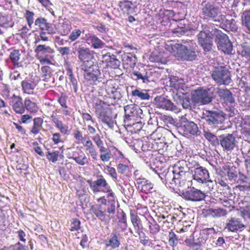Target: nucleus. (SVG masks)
Wrapping results in <instances>:
<instances>
[{
	"instance_id": "41",
	"label": "nucleus",
	"mask_w": 250,
	"mask_h": 250,
	"mask_svg": "<svg viewBox=\"0 0 250 250\" xmlns=\"http://www.w3.org/2000/svg\"><path fill=\"white\" fill-rule=\"evenodd\" d=\"M244 228L245 225L238 220H229L226 227L228 230L232 232L242 230Z\"/></svg>"
},
{
	"instance_id": "2",
	"label": "nucleus",
	"mask_w": 250,
	"mask_h": 250,
	"mask_svg": "<svg viewBox=\"0 0 250 250\" xmlns=\"http://www.w3.org/2000/svg\"><path fill=\"white\" fill-rule=\"evenodd\" d=\"M90 103L92 108L94 109V112L98 119L105 125H109L112 121V117L109 114L110 104L96 97L92 98Z\"/></svg>"
},
{
	"instance_id": "17",
	"label": "nucleus",
	"mask_w": 250,
	"mask_h": 250,
	"mask_svg": "<svg viewBox=\"0 0 250 250\" xmlns=\"http://www.w3.org/2000/svg\"><path fill=\"white\" fill-rule=\"evenodd\" d=\"M238 201L241 216L250 219V195H245L243 197L239 195Z\"/></svg>"
},
{
	"instance_id": "27",
	"label": "nucleus",
	"mask_w": 250,
	"mask_h": 250,
	"mask_svg": "<svg viewBox=\"0 0 250 250\" xmlns=\"http://www.w3.org/2000/svg\"><path fill=\"white\" fill-rule=\"evenodd\" d=\"M136 185L138 189L142 192L148 194L153 188V184L144 177L136 179Z\"/></svg>"
},
{
	"instance_id": "58",
	"label": "nucleus",
	"mask_w": 250,
	"mask_h": 250,
	"mask_svg": "<svg viewBox=\"0 0 250 250\" xmlns=\"http://www.w3.org/2000/svg\"><path fill=\"white\" fill-rule=\"evenodd\" d=\"M68 227L71 231L78 230L81 228V222L79 220H70Z\"/></svg>"
},
{
	"instance_id": "15",
	"label": "nucleus",
	"mask_w": 250,
	"mask_h": 250,
	"mask_svg": "<svg viewBox=\"0 0 250 250\" xmlns=\"http://www.w3.org/2000/svg\"><path fill=\"white\" fill-rule=\"evenodd\" d=\"M157 74L156 71L151 68L147 69L133 71L132 75L134 77L133 79L135 81L141 80L143 83H148L154 81L153 75Z\"/></svg>"
},
{
	"instance_id": "20",
	"label": "nucleus",
	"mask_w": 250,
	"mask_h": 250,
	"mask_svg": "<svg viewBox=\"0 0 250 250\" xmlns=\"http://www.w3.org/2000/svg\"><path fill=\"white\" fill-rule=\"evenodd\" d=\"M68 158L74 160L76 163L82 166L89 165V156H86L82 150H74L69 154Z\"/></svg>"
},
{
	"instance_id": "21",
	"label": "nucleus",
	"mask_w": 250,
	"mask_h": 250,
	"mask_svg": "<svg viewBox=\"0 0 250 250\" xmlns=\"http://www.w3.org/2000/svg\"><path fill=\"white\" fill-rule=\"evenodd\" d=\"M104 84L105 92L108 96L115 99L119 89V82L115 79H110L107 80Z\"/></svg>"
},
{
	"instance_id": "51",
	"label": "nucleus",
	"mask_w": 250,
	"mask_h": 250,
	"mask_svg": "<svg viewBox=\"0 0 250 250\" xmlns=\"http://www.w3.org/2000/svg\"><path fill=\"white\" fill-rule=\"evenodd\" d=\"M204 136L207 139L213 146L219 145V139L217 136L213 134L209 131H204Z\"/></svg>"
},
{
	"instance_id": "44",
	"label": "nucleus",
	"mask_w": 250,
	"mask_h": 250,
	"mask_svg": "<svg viewBox=\"0 0 250 250\" xmlns=\"http://www.w3.org/2000/svg\"><path fill=\"white\" fill-rule=\"evenodd\" d=\"M64 65L66 67L65 70L66 72V75L69 77V79L73 86L74 91L77 92L78 89V81L73 75L71 65L67 62L65 63Z\"/></svg>"
},
{
	"instance_id": "39",
	"label": "nucleus",
	"mask_w": 250,
	"mask_h": 250,
	"mask_svg": "<svg viewBox=\"0 0 250 250\" xmlns=\"http://www.w3.org/2000/svg\"><path fill=\"white\" fill-rule=\"evenodd\" d=\"M14 25V21L9 15L0 13V26L4 28H12Z\"/></svg>"
},
{
	"instance_id": "56",
	"label": "nucleus",
	"mask_w": 250,
	"mask_h": 250,
	"mask_svg": "<svg viewBox=\"0 0 250 250\" xmlns=\"http://www.w3.org/2000/svg\"><path fill=\"white\" fill-rule=\"evenodd\" d=\"M42 5V7L45 8V9L51 13L54 14V10H53V4L50 1V0H37Z\"/></svg>"
},
{
	"instance_id": "9",
	"label": "nucleus",
	"mask_w": 250,
	"mask_h": 250,
	"mask_svg": "<svg viewBox=\"0 0 250 250\" xmlns=\"http://www.w3.org/2000/svg\"><path fill=\"white\" fill-rule=\"evenodd\" d=\"M173 52L176 51V54H175L178 59L181 60H187V61H192L194 60L196 58L197 55L194 50L191 48H188L187 46L176 43L171 47Z\"/></svg>"
},
{
	"instance_id": "35",
	"label": "nucleus",
	"mask_w": 250,
	"mask_h": 250,
	"mask_svg": "<svg viewBox=\"0 0 250 250\" xmlns=\"http://www.w3.org/2000/svg\"><path fill=\"white\" fill-rule=\"evenodd\" d=\"M157 106L167 110L174 111L176 107L174 104L169 100L163 97L156 98L155 99Z\"/></svg>"
},
{
	"instance_id": "47",
	"label": "nucleus",
	"mask_w": 250,
	"mask_h": 250,
	"mask_svg": "<svg viewBox=\"0 0 250 250\" xmlns=\"http://www.w3.org/2000/svg\"><path fill=\"white\" fill-rule=\"evenodd\" d=\"M35 13L33 11H31L28 9L25 10L23 14V17L25 19L27 26L29 27H32L34 22H35L34 17Z\"/></svg>"
},
{
	"instance_id": "10",
	"label": "nucleus",
	"mask_w": 250,
	"mask_h": 250,
	"mask_svg": "<svg viewBox=\"0 0 250 250\" xmlns=\"http://www.w3.org/2000/svg\"><path fill=\"white\" fill-rule=\"evenodd\" d=\"M209 89H203L199 87L191 92V100L195 103L201 104H209L212 100Z\"/></svg>"
},
{
	"instance_id": "14",
	"label": "nucleus",
	"mask_w": 250,
	"mask_h": 250,
	"mask_svg": "<svg viewBox=\"0 0 250 250\" xmlns=\"http://www.w3.org/2000/svg\"><path fill=\"white\" fill-rule=\"evenodd\" d=\"M216 37L218 49L226 54H231L233 50V46L227 35L222 32H219L218 31Z\"/></svg>"
},
{
	"instance_id": "37",
	"label": "nucleus",
	"mask_w": 250,
	"mask_h": 250,
	"mask_svg": "<svg viewBox=\"0 0 250 250\" xmlns=\"http://www.w3.org/2000/svg\"><path fill=\"white\" fill-rule=\"evenodd\" d=\"M154 140L147 139L145 140H138L135 145L141 147L143 152H147V151H153Z\"/></svg>"
},
{
	"instance_id": "13",
	"label": "nucleus",
	"mask_w": 250,
	"mask_h": 250,
	"mask_svg": "<svg viewBox=\"0 0 250 250\" xmlns=\"http://www.w3.org/2000/svg\"><path fill=\"white\" fill-rule=\"evenodd\" d=\"M94 144L99 150V157L102 162L106 163L110 161L112 158V154L109 149L104 146V143L102 140L101 137L99 134L92 137Z\"/></svg>"
},
{
	"instance_id": "32",
	"label": "nucleus",
	"mask_w": 250,
	"mask_h": 250,
	"mask_svg": "<svg viewBox=\"0 0 250 250\" xmlns=\"http://www.w3.org/2000/svg\"><path fill=\"white\" fill-rule=\"evenodd\" d=\"M41 65H42L41 68L42 74V77L43 81L47 82L53 75V73L55 71V64L51 60L50 63H45L44 64Z\"/></svg>"
},
{
	"instance_id": "4",
	"label": "nucleus",
	"mask_w": 250,
	"mask_h": 250,
	"mask_svg": "<svg viewBox=\"0 0 250 250\" xmlns=\"http://www.w3.org/2000/svg\"><path fill=\"white\" fill-rule=\"evenodd\" d=\"M75 51L77 52L78 60L81 64L80 67H83L89 64H92L94 62L95 52L88 47H85L83 43L80 41H77L73 44Z\"/></svg>"
},
{
	"instance_id": "7",
	"label": "nucleus",
	"mask_w": 250,
	"mask_h": 250,
	"mask_svg": "<svg viewBox=\"0 0 250 250\" xmlns=\"http://www.w3.org/2000/svg\"><path fill=\"white\" fill-rule=\"evenodd\" d=\"M202 30L197 36L199 44L203 48L205 52H210L213 44L212 38L209 35L210 30L207 24H202Z\"/></svg>"
},
{
	"instance_id": "42",
	"label": "nucleus",
	"mask_w": 250,
	"mask_h": 250,
	"mask_svg": "<svg viewBox=\"0 0 250 250\" xmlns=\"http://www.w3.org/2000/svg\"><path fill=\"white\" fill-rule=\"evenodd\" d=\"M90 210L98 218L105 217L107 212V208L103 207L102 205L94 204L91 206Z\"/></svg>"
},
{
	"instance_id": "12",
	"label": "nucleus",
	"mask_w": 250,
	"mask_h": 250,
	"mask_svg": "<svg viewBox=\"0 0 250 250\" xmlns=\"http://www.w3.org/2000/svg\"><path fill=\"white\" fill-rule=\"evenodd\" d=\"M81 68L84 72V79L90 83L97 81L101 75L98 65L94 64V62Z\"/></svg>"
},
{
	"instance_id": "62",
	"label": "nucleus",
	"mask_w": 250,
	"mask_h": 250,
	"mask_svg": "<svg viewBox=\"0 0 250 250\" xmlns=\"http://www.w3.org/2000/svg\"><path fill=\"white\" fill-rule=\"evenodd\" d=\"M120 62L116 58V56L113 54L111 59L110 60L109 64H107V67L113 68H117L120 66Z\"/></svg>"
},
{
	"instance_id": "48",
	"label": "nucleus",
	"mask_w": 250,
	"mask_h": 250,
	"mask_svg": "<svg viewBox=\"0 0 250 250\" xmlns=\"http://www.w3.org/2000/svg\"><path fill=\"white\" fill-rule=\"evenodd\" d=\"M167 149V146L164 142H157L154 140L153 143V151L154 153L158 152L160 154H164L165 150Z\"/></svg>"
},
{
	"instance_id": "26",
	"label": "nucleus",
	"mask_w": 250,
	"mask_h": 250,
	"mask_svg": "<svg viewBox=\"0 0 250 250\" xmlns=\"http://www.w3.org/2000/svg\"><path fill=\"white\" fill-rule=\"evenodd\" d=\"M54 29L55 32L57 31L61 35L67 36L72 30V22L68 19H64L59 22Z\"/></svg>"
},
{
	"instance_id": "22",
	"label": "nucleus",
	"mask_w": 250,
	"mask_h": 250,
	"mask_svg": "<svg viewBox=\"0 0 250 250\" xmlns=\"http://www.w3.org/2000/svg\"><path fill=\"white\" fill-rule=\"evenodd\" d=\"M183 194L185 199L191 201H201L206 197L204 192L194 188L184 192Z\"/></svg>"
},
{
	"instance_id": "8",
	"label": "nucleus",
	"mask_w": 250,
	"mask_h": 250,
	"mask_svg": "<svg viewBox=\"0 0 250 250\" xmlns=\"http://www.w3.org/2000/svg\"><path fill=\"white\" fill-rule=\"evenodd\" d=\"M211 76L218 85H228L231 81L230 72L226 66L216 67L212 71Z\"/></svg>"
},
{
	"instance_id": "64",
	"label": "nucleus",
	"mask_w": 250,
	"mask_h": 250,
	"mask_svg": "<svg viewBox=\"0 0 250 250\" xmlns=\"http://www.w3.org/2000/svg\"><path fill=\"white\" fill-rule=\"evenodd\" d=\"M244 15L243 24L250 31V10L245 12Z\"/></svg>"
},
{
	"instance_id": "33",
	"label": "nucleus",
	"mask_w": 250,
	"mask_h": 250,
	"mask_svg": "<svg viewBox=\"0 0 250 250\" xmlns=\"http://www.w3.org/2000/svg\"><path fill=\"white\" fill-rule=\"evenodd\" d=\"M38 83L31 80L25 79L21 82V90L23 93L28 95H32L34 93V91L36 88Z\"/></svg>"
},
{
	"instance_id": "19",
	"label": "nucleus",
	"mask_w": 250,
	"mask_h": 250,
	"mask_svg": "<svg viewBox=\"0 0 250 250\" xmlns=\"http://www.w3.org/2000/svg\"><path fill=\"white\" fill-rule=\"evenodd\" d=\"M192 177L194 180L203 184L209 178V173L206 167L199 166L194 169Z\"/></svg>"
},
{
	"instance_id": "54",
	"label": "nucleus",
	"mask_w": 250,
	"mask_h": 250,
	"mask_svg": "<svg viewBox=\"0 0 250 250\" xmlns=\"http://www.w3.org/2000/svg\"><path fill=\"white\" fill-rule=\"evenodd\" d=\"M120 245V242L118 239V235L114 233L113 236L108 240V244H106L107 247H111L113 248L118 247Z\"/></svg>"
},
{
	"instance_id": "49",
	"label": "nucleus",
	"mask_w": 250,
	"mask_h": 250,
	"mask_svg": "<svg viewBox=\"0 0 250 250\" xmlns=\"http://www.w3.org/2000/svg\"><path fill=\"white\" fill-rule=\"evenodd\" d=\"M118 172L125 176H129L131 174V168L128 165L120 163L117 166Z\"/></svg>"
},
{
	"instance_id": "11",
	"label": "nucleus",
	"mask_w": 250,
	"mask_h": 250,
	"mask_svg": "<svg viewBox=\"0 0 250 250\" xmlns=\"http://www.w3.org/2000/svg\"><path fill=\"white\" fill-rule=\"evenodd\" d=\"M223 113L218 110H204L201 118L210 125H217L224 120Z\"/></svg>"
},
{
	"instance_id": "55",
	"label": "nucleus",
	"mask_w": 250,
	"mask_h": 250,
	"mask_svg": "<svg viewBox=\"0 0 250 250\" xmlns=\"http://www.w3.org/2000/svg\"><path fill=\"white\" fill-rule=\"evenodd\" d=\"M168 241L169 245L172 248L176 247L178 245V238L174 232L172 230H171L169 232Z\"/></svg>"
},
{
	"instance_id": "61",
	"label": "nucleus",
	"mask_w": 250,
	"mask_h": 250,
	"mask_svg": "<svg viewBox=\"0 0 250 250\" xmlns=\"http://www.w3.org/2000/svg\"><path fill=\"white\" fill-rule=\"evenodd\" d=\"M123 62L126 64L132 66L135 63L134 58L133 57L132 54H125L123 56Z\"/></svg>"
},
{
	"instance_id": "18",
	"label": "nucleus",
	"mask_w": 250,
	"mask_h": 250,
	"mask_svg": "<svg viewBox=\"0 0 250 250\" xmlns=\"http://www.w3.org/2000/svg\"><path fill=\"white\" fill-rule=\"evenodd\" d=\"M219 144L224 150L231 151L236 146V138L231 134L221 135L219 136Z\"/></svg>"
},
{
	"instance_id": "38",
	"label": "nucleus",
	"mask_w": 250,
	"mask_h": 250,
	"mask_svg": "<svg viewBox=\"0 0 250 250\" xmlns=\"http://www.w3.org/2000/svg\"><path fill=\"white\" fill-rule=\"evenodd\" d=\"M43 119L41 117H36L33 119V125L29 130V133L34 135H38L42 127Z\"/></svg>"
},
{
	"instance_id": "5",
	"label": "nucleus",
	"mask_w": 250,
	"mask_h": 250,
	"mask_svg": "<svg viewBox=\"0 0 250 250\" xmlns=\"http://www.w3.org/2000/svg\"><path fill=\"white\" fill-rule=\"evenodd\" d=\"M50 118L56 128L58 129L60 132H56L52 134V141L55 145L63 144V140L62 135H68L69 133V126L63 124L62 120L59 118L55 112H53Z\"/></svg>"
},
{
	"instance_id": "31",
	"label": "nucleus",
	"mask_w": 250,
	"mask_h": 250,
	"mask_svg": "<svg viewBox=\"0 0 250 250\" xmlns=\"http://www.w3.org/2000/svg\"><path fill=\"white\" fill-rule=\"evenodd\" d=\"M217 93L220 99L227 104H232L235 102L232 92L227 88H218Z\"/></svg>"
},
{
	"instance_id": "63",
	"label": "nucleus",
	"mask_w": 250,
	"mask_h": 250,
	"mask_svg": "<svg viewBox=\"0 0 250 250\" xmlns=\"http://www.w3.org/2000/svg\"><path fill=\"white\" fill-rule=\"evenodd\" d=\"M148 224H149L150 232L156 233L159 230L160 227L155 220H150V221H148Z\"/></svg>"
},
{
	"instance_id": "60",
	"label": "nucleus",
	"mask_w": 250,
	"mask_h": 250,
	"mask_svg": "<svg viewBox=\"0 0 250 250\" xmlns=\"http://www.w3.org/2000/svg\"><path fill=\"white\" fill-rule=\"evenodd\" d=\"M82 34V31L78 28L73 29L68 37V39L71 42H73L77 40Z\"/></svg>"
},
{
	"instance_id": "25",
	"label": "nucleus",
	"mask_w": 250,
	"mask_h": 250,
	"mask_svg": "<svg viewBox=\"0 0 250 250\" xmlns=\"http://www.w3.org/2000/svg\"><path fill=\"white\" fill-rule=\"evenodd\" d=\"M12 109L18 114L22 115L25 112L24 103L20 96L13 94L11 98Z\"/></svg>"
},
{
	"instance_id": "36",
	"label": "nucleus",
	"mask_w": 250,
	"mask_h": 250,
	"mask_svg": "<svg viewBox=\"0 0 250 250\" xmlns=\"http://www.w3.org/2000/svg\"><path fill=\"white\" fill-rule=\"evenodd\" d=\"M131 219H149L150 214L146 208L131 209L130 211Z\"/></svg>"
},
{
	"instance_id": "46",
	"label": "nucleus",
	"mask_w": 250,
	"mask_h": 250,
	"mask_svg": "<svg viewBox=\"0 0 250 250\" xmlns=\"http://www.w3.org/2000/svg\"><path fill=\"white\" fill-rule=\"evenodd\" d=\"M24 108L25 110H27L31 113H36L39 110L38 104L36 102L32 101L29 98L24 99Z\"/></svg>"
},
{
	"instance_id": "1",
	"label": "nucleus",
	"mask_w": 250,
	"mask_h": 250,
	"mask_svg": "<svg viewBox=\"0 0 250 250\" xmlns=\"http://www.w3.org/2000/svg\"><path fill=\"white\" fill-rule=\"evenodd\" d=\"M158 176L163 182L173 189L188 186V183L191 181V173L188 171L187 165L184 161L177 162L172 171H167L165 175L158 174Z\"/></svg>"
},
{
	"instance_id": "53",
	"label": "nucleus",
	"mask_w": 250,
	"mask_h": 250,
	"mask_svg": "<svg viewBox=\"0 0 250 250\" xmlns=\"http://www.w3.org/2000/svg\"><path fill=\"white\" fill-rule=\"evenodd\" d=\"M132 96L142 100H149L150 95L146 92H144L139 89H135L132 91Z\"/></svg>"
},
{
	"instance_id": "59",
	"label": "nucleus",
	"mask_w": 250,
	"mask_h": 250,
	"mask_svg": "<svg viewBox=\"0 0 250 250\" xmlns=\"http://www.w3.org/2000/svg\"><path fill=\"white\" fill-rule=\"evenodd\" d=\"M124 125L126 128H128L130 129L132 126V125H133L134 123L136 122L134 121V116H130L128 114H125V118L124 119Z\"/></svg>"
},
{
	"instance_id": "6",
	"label": "nucleus",
	"mask_w": 250,
	"mask_h": 250,
	"mask_svg": "<svg viewBox=\"0 0 250 250\" xmlns=\"http://www.w3.org/2000/svg\"><path fill=\"white\" fill-rule=\"evenodd\" d=\"M36 58L41 64L50 63L55 53L54 50L51 47L46 44H39L35 49Z\"/></svg>"
},
{
	"instance_id": "52",
	"label": "nucleus",
	"mask_w": 250,
	"mask_h": 250,
	"mask_svg": "<svg viewBox=\"0 0 250 250\" xmlns=\"http://www.w3.org/2000/svg\"><path fill=\"white\" fill-rule=\"evenodd\" d=\"M84 178L81 177V176H79V179L77 180V185H80L79 188L78 187L76 188V194L79 197H81V196L85 194L86 193V190L84 188ZM78 187V185H77Z\"/></svg>"
},
{
	"instance_id": "43",
	"label": "nucleus",
	"mask_w": 250,
	"mask_h": 250,
	"mask_svg": "<svg viewBox=\"0 0 250 250\" xmlns=\"http://www.w3.org/2000/svg\"><path fill=\"white\" fill-rule=\"evenodd\" d=\"M20 50L15 49L12 50L10 54V59L14 67H19L21 65L20 60L21 57Z\"/></svg>"
},
{
	"instance_id": "57",
	"label": "nucleus",
	"mask_w": 250,
	"mask_h": 250,
	"mask_svg": "<svg viewBox=\"0 0 250 250\" xmlns=\"http://www.w3.org/2000/svg\"><path fill=\"white\" fill-rule=\"evenodd\" d=\"M32 27H29L28 25L25 24L18 30V33L17 34V35L21 37V39H25L28 37V32L30 29Z\"/></svg>"
},
{
	"instance_id": "50",
	"label": "nucleus",
	"mask_w": 250,
	"mask_h": 250,
	"mask_svg": "<svg viewBox=\"0 0 250 250\" xmlns=\"http://www.w3.org/2000/svg\"><path fill=\"white\" fill-rule=\"evenodd\" d=\"M149 61L161 64L166 63V60L162 57V54L159 52L151 53L149 56Z\"/></svg>"
},
{
	"instance_id": "28",
	"label": "nucleus",
	"mask_w": 250,
	"mask_h": 250,
	"mask_svg": "<svg viewBox=\"0 0 250 250\" xmlns=\"http://www.w3.org/2000/svg\"><path fill=\"white\" fill-rule=\"evenodd\" d=\"M35 25L38 27L41 30H46L49 34H54L55 30L52 24L47 22V20L43 17H39L35 21Z\"/></svg>"
},
{
	"instance_id": "3",
	"label": "nucleus",
	"mask_w": 250,
	"mask_h": 250,
	"mask_svg": "<svg viewBox=\"0 0 250 250\" xmlns=\"http://www.w3.org/2000/svg\"><path fill=\"white\" fill-rule=\"evenodd\" d=\"M73 136L77 145H82L87 154L90 156L93 161L98 159V151L95 145L90 140L88 135H83L82 132L79 129L74 130Z\"/></svg>"
},
{
	"instance_id": "45",
	"label": "nucleus",
	"mask_w": 250,
	"mask_h": 250,
	"mask_svg": "<svg viewBox=\"0 0 250 250\" xmlns=\"http://www.w3.org/2000/svg\"><path fill=\"white\" fill-rule=\"evenodd\" d=\"M46 157L48 161L53 163L58 161L59 158H63V153H60L59 150H48L46 153Z\"/></svg>"
},
{
	"instance_id": "30",
	"label": "nucleus",
	"mask_w": 250,
	"mask_h": 250,
	"mask_svg": "<svg viewBox=\"0 0 250 250\" xmlns=\"http://www.w3.org/2000/svg\"><path fill=\"white\" fill-rule=\"evenodd\" d=\"M227 209L218 208L217 209L207 208L202 210V214L203 217H222L226 216Z\"/></svg>"
},
{
	"instance_id": "24",
	"label": "nucleus",
	"mask_w": 250,
	"mask_h": 250,
	"mask_svg": "<svg viewBox=\"0 0 250 250\" xmlns=\"http://www.w3.org/2000/svg\"><path fill=\"white\" fill-rule=\"evenodd\" d=\"M90 188L94 193H97L100 191V188H104L105 190L109 186L107 183L105 179L102 175H98V178L94 182L91 180H88Z\"/></svg>"
},
{
	"instance_id": "16",
	"label": "nucleus",
	"mask_w": 250,
	"mask_h": 250,
	"mask_svg": "<svg viewBox=\"0 0 250 250\" xmlns=\"http://www.w3.org/2000/svg\"><path fill=\"white\" fill-rule=\"evenodd\" d=\"M219 13L218 7L209 2L203 5L201 9V14L204 19H211L216 21L215 19L218 17Z\"/></svg>"
},
{
	"instance_id": "29",
	"label": "nucleus",
	"mask_w": 250,
	"mask_h": 250,
	"mask_svg": "<svg viewBox=\"0 0 250 250\" xmlns=\"http://www.w3.org/2000/svg\"><path fill=\"white\" fill-rule=\"evenodd\" d=\"M118 5L122 12L127 15L135 13L137 8L135 2H132V1L128 0L120 1L119 2Z\"/></svg>"
},
{
	"instance_id": "34",
	"label": "nucleus",
	"mask_w": 250,
	"mask_h": 250,
	"mask_svg": "<svg viewBox=\"0 0 250 250\" xmlns=\"http://www.w3.org/2000/svg\"><path fill=\"white\" fill-rule=\"evenodd\" d=\"M182 129L186 135L197 136L199 132V128L196 123L192 121H188L182 126Z\"/></svg>"
},
{
	"instance_id": "40",
	"label": "nucleus",
	"mask_w": 250,
	"mask_h": 250,
	"mask_svg": "<svg viewBox=\"0 0 250 250\" xmlns=\"http://www.w3.org/2000/svg\"><path fill=\"white\" fill-rule=\"evenodd\" d=\"M86 40L88 41L89 44H91V47L94 49L102 48L105 45L104 41L95 35H89Z\"/></svg>"
},
{
	"instance_id": "23",
	"label": "nucleus",
	"mask_w": 250,
	"mask_h": 250,
	"mask_svg": "<svg viewBox=\"0 0 250 250\" xmlns=\"http://www.w3.org/2000/svg\"><path fill=\"white\" fill-rule=\"evenodd\" d=\"M103 191L107 193L106 196L108 201L107 212L109 213V216L111 215V217H112V215L114 214L115 212V193L112 191L110 186L105 190H103Z\"/></svg>"
}]
</instances>
